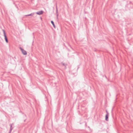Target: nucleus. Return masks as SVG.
I'll list each match as a JSON object with an SVG mask.
<instances>
[{
	"instance_id": "1",
	"label": "nucleus",
	"mask_w": 133,
	"mask_h": 133,
	"mask_svg": "<svg viewBox=\"0 0 133 133\" xmlns=\"http://www.w3.org/2000/svg\"><path fill=\"white\" fill-rule=\"evenodd\" d=\"M2 30L3 32L4 36V38H5V41L7 43L8 42V41L7 38L6 37V35L5 31L4 29H3Z\"/></svg>"
},
{
	"instance_id": "2",
	"label": "nucleus",
	"mask_w": 133,
	"mask_h": 133,
	"mask_svg": "<svg viewBox=\"0 0 133 133\" xmlns=\"http://www.w3.org/2000/svg\"><path fill=\"white\" fill-rule=\"evenodd\" d=\"M20 49L21 51L22 52L23 54L24 55H26L27 54L25 50L24 49H22L21 47H20L19 48Z\"/></svg>"
},
{
	"instance_id": "3",
	"label": "nucleus",
	"mask_w": 133,
	"mask_h": 133,
	"mask_svg": "<svg viewBox=\"0 0 133 133\" xmlns=\"http://www.w3.org/2000/svg\"><path fill=\"white\" fill-rule=\"evenodd\" d=\"M106 111L107 114L105 116V119L106 121H108V115L109 113L107 110H106Z\"/></svg>"
},
{
	"instance_id": "4",
	"label": "nucleus",
	"mask_w": 133,
	"mask_h": 133,
	"mask_svg": "<svg viewBox=\"0 0 133 133\" xmlns=\"http://www.w3.org/2000/svg\"><path fill=\"white\" fill-rule=\"evenodd\" d=\"M14 125V124L13 123L10 125V131L9 132V133H10L11 132L12 130V129H13V128H14L13 127H12V126Z\"/></svg>"
},
{
	"instance_id": "5",
	"label": "nucleus",
	"mask_w": 133,
	"mask_h": 133,
	"mask_svg": "<svg viewBox=\"0 0 133 133\" xmlns=\"http://www.w3.org/2000/svg\"><path fill=\"white\" fill-rule=\"evenodd\" d=\"M43 13V11L42 10L39 11L38 12H36V14L38 15H41Z\"/></svg>"
},
{
	"instance_id": "6",
	"label": "nucleus",
	"mask_w": 133,
	"mask_h": 133,
	"mask_svg": "<svg viewBox=\"0 0 133 133\" xmlns=\"http://www.w3.org/2000/svg\"><path fill=\"white\" fill-rule=\"evenodd\" d=\"M61 64H62L63 66H65V69L66 68V66L67 65L66 64H65L64 63L62 62L61 63Z\"/></svg>"
},
{
	"instance_id": "7",
	"label": "nucleus",
	"mask_w": 133,
	"mask_h": 133,
	"mask_svg": "<svg viewBox=\"0 0 133 133\" xmlns=\"http://www.w3.org/2000/svg\"><path fill=\"white\" fill-rule=\"evenodd\" d=\"M51 24H52L54 28H56V27H55V26L54 24V22L53 21H51Z\"/></svg>"
},
{
	"instance_id": "8",
	"label": "nucleus",
	"mask_w": 133,
	"mask_h": 133,
	"mask_svg": "<svg viewBox=\"0 0 133 133\" xmlns=\"http://www.w3.org/2000/svg\"><path fill=\"white\" fill-rule=\"evenodd\" d=\"M34 13H31V14H29V15H25V16H33L34 15Z\"/></svg>"
},
{
	"instance_id": "9",
	"label": "nucleus",
	"mask_w": 133,
	"mask_h": 133,
	"mask_svg": "<svg viewBox=\"0 0 133 133\" xmlns=\"http://www.w3.org/2000/svg\"><path fill=\"white\" fill-rule=\"evenodd\" d=\"M56 13L57 14V16H58V9H57V6H56Z\"/></svg>"
}]
</instances>
